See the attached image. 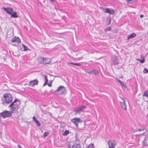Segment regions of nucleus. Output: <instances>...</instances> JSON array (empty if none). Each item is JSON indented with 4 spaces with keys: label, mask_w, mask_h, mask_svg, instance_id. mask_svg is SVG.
<instances>
[{
    "label": "nucleus",
    "mask_w": 148,
    "mask_h": 148,
    "mask_svg": "<svg viewBox=\"0 0 148 148\" xmlns=\"http://www.w3.org/2000/svg\"><path fill=\"white\" fill-rule=\"evenodd\" d=\"M4 101L3 103H9L11 102L12 100V95L9 93H5L3 95Z\"/></svg>",
    "instance_id": "obj_1"
},
{
    "label": "nucleus",
    "mask_w": 148,
    "mask_h": 148,
    "mask_svg": "<svg viewBox=\"0 0 148 148\" xmlns=\"http://www.w3.org/2000/svg\"><path fill=\"white\" fill-rule=\"evenodd\" d=\"M18 101L17 99H15L14 101L9 106V107H11V111L12 113H13L14 111L17 110L18 108V107L16 106H14V103Z\"/></svg>",
    "instance_id": "obj_2"
},
{
    "label": "nucleus",
    "mask_w": 148,
    "mask_h": 148,
    "mask_svg": "<svg viewBox=\"0 0 148 148\" xmlns=\"http://www.w3.org/2000/svg\"><path fill=\"white\" fill-rule=\"evenodd\" d=\"M1 117L4 119L10 117L11 116V112L10 111H4L0 113Z\"/></svg>",
    "instance_id": "obj_3"
},
{
    "label": "nucleus",
    "mask_w": 148,
    "mask_h": 148,
    "mask_svg": "<svg viewBox=\"0 0 148 148\" xmlns=\"http://www.w3.org/2000/svg\"><path fill=\"white\" fill-rule=\"evenodd\" d=\"M86 108V106H82L75 108L73 111L76 112L75 114H79L80 112H83Z\"/></svg>",
    "instance_id": "obj_4"
},
{
    "label": "nucleus",
    "mask_w": 148,
    "mask_h": 148,
    "mask_svg": "<svg viewBox=\"0 0 148 148\" xmlns=\"http://www.w3.org/2000/svg\"><path fill=\"white\" fill-rule=\"evenodd\" d=\"M65 90V88L62 86H60L58 89L55 90L56 92H58V94L60 95H62Z\"/></svg>",
    "instance_id": "obj_5"
},
{
    "label": "nucleus",
    "mask_w": 148,
    "mask_h": 148,
    "mask_svg": "<svg viewBox=\"0 0 148 148\" xmlns=\"http://www.w3.org/2000/svg\"><path fill=\"white\" fill-rule=\"evenodd\" d=\"M71 121L76 125V127H78V124L82 121V120L79 118H75L71 120Z\"/></svg>",
    "instance_id": "obj_6"
},
{
    "label": "nucleus",
    "mask_w": 148,
    "mask_h": 148,
    "mask_svg": "<svg viewBox=\"0 0 148 148\" xmlns=\"http://www.w3.org/2000/svg\"><path fill=\"white\" fill-rule=\"evenodd\" d=\"M121 99H122V101H120V103L121 105V108L124 109L125 110H127V106L125 103V101L124 98H122Z\"/></svg>",
    "instance_id": "obj_7"
},
{
    "label": "nucleus",
    "mask_w": 148,
    "mask_h": 148,
    "mask_svg": "<svg viewBox=\"0 0 148 148\" xmlns=\"http://www.w3.org/2000/svg\"><path fill=\"white\" fill-rule=\"evenodd\" d=\"M108 144L109 148H114L116 143V141L113 140H109L108 142Z\"/></svg>",
    "instance_id": "obj_8"
},
{
    "label": "nucleus",
    "mask_w": 148,
    "mask_h": 148,
    "mask_svg": "<svg viewBox=\"0 0 148 148\" xmlns=\"http://www.w3.org/2000/svg\"><path fill=\"white\" fill-rule=\"evenodd\" d=\"M38 82V81L37 79H36L34 80L31 81L29 82V84L30 86H33L34 85H37Z\"/></svg>",
    "instance_id": "obj_9"
},
{
    "label": "nucleus",
    "mask_w": 148,
    "mask_h": 148,
    "mask_svg": "<svg viewBox=\"0 0 148 148\" xmlns=\"http://www.w3.org/2000/svg\"><path fill=\"white\" fill-rule=\"evenodd\" d=\"M104 10H105V13H108L110 14L113 15L114 13V11L113 9L110 10L108 8H106L104 9Z\"/></svg>",
    "instance_id": "obj_10"
},
{
    "label": "nucleus",
    "mask_w": 148,
    "mask_h": 148,
    "mask_svg": "<svg viewBox=\"0 0 148 148\" xmlns=\"http://www.w3.org/2000/svg\"><path fill=\"white\" fill-rule=\"evenodd\" d=\"M113 64L114 65H118L119 62L118 59L117 57L115 56L112 59Z\"/></svg>",
    "instance_id": "obj_11"
},
{
    "label": "nucleus",
    "mask_w": 148,
    "mask_h": 148,
    "mask_svg": "<svg viewBox=\"0 0 148 148\" xmlns=\"http://www.w3.org/2000/svg\"><path fill=\"white\" fill-rule=\"evenodd\" d=\"M21 40L18 37H14L11 39L12 42H16L18 43L21 42Z\"/></svg>",
    "instance_id": "obj_12"
},
{
    "label": "nucleus",
    "mask_w": 148,
    "mask_h": 148,
    "mask_svg": "<svg viewBox=\"0 0 148 148\" xmlns=\"http://www.w3.org/2000/svg\"><path fill=\"white\" fill-rule=\"evenodd\" d=\"M4 10L8 14H11L13 12V9L10 8H4Z\"/></svg>",
    "instance_id": "obj_13"
},
{
    "label": "nucleus",
    "mask_w": 148,
    "mask_h": 148,
    "mask_svg": "<svg viewBox=\"0 0 148 148\" xmlns=\"http://www.w3.org/2000/svg\"><path fill=\"white\" fill-rule=\"evenodd\" d=\"M51 62L50 58H44V64H49Z\"/></svg>",
    "instance_id": "obj_14"
},
{
    "label": "nucleus",
    "mask_w": 148,
    "mask_h": 148,
    "mask_svg": "<svg viewBox=\"0 0 148 148\" xmlns=\"http://www.w3.org/2000/svg\"><path fill=\"white\" fill-rule=\"evenodd\" d=\"M136 36V34L135 33H132L127 36V40H129L130 39H132L134 38Z\"/></svg>",
    "instance_id": "obj_15"
},
{
    "label": "nucleus",
    "mask_w": 148,
    "mask_h": 148,
    "mask_svg": "<svg viewBox=\"0 0 148 148\" xmlns=\"http://www.w3.org/2000/svg\"><path fill=\"white\" fill-rule=\"evenodd\" d=\"M143 144L144 146H148V137H145L143 142Z\"/></svg>",
    "instance_id": "obj_16"
},
{
    "label": "nucleus",
    "mask_w": 148,
    "mask_h": 148,
    "mask_svg": "<svg viewBox=\"0 0 148 148\" xmlns=\"http://www.w3.org/2000/svg\"><path fill=\"white\" fill-rule=\"evenodd\" d=\"M74 143L73 142H71L68 145V148H74Z\"/></svg>",
    "instance_id": "obj_17"
},
{
    "label": "nucleus",
    "mask_w": 148,
    "mask_h": 148,
    "mask_svg": "<svg viewBox=\"0 0 148 148\" xmlns=\"http://www.w3.org/2000/svg\"><path fill=\"white\" fill-rule=\"evenodd\" d=\"M44 58L40 57L38 59L39 62L41 64H44Z\"/></svg>",
    "instance_id": "obj_18"
},
{
    "label": "nucleus",
    "mask_w": 148,
    "mask_h": 148,
    "mask_svg": "<svg viewBox=\"0 0 148 148\" xmlns=\"http://www.w3.org/2000/svg\"><path fill=\"white\" fill-rule=\"evenodd\" d=\"M82 147L79 144L74 143V148H81Z\"/></svg>",
    "instance_id": "obj_19"
},
{
    "label": "nucleus",
    "mask_w": 148,
    "mask_h": 148,
    "mask_svg": "<svg viewBox=\"0 0 148 148\" xmlns=\"http://www.w3.org/2000/svg\"><path fill=\"white\" fill-rule=\"evenodd\" d=\"M11 15V17H13L14 18L18 17L17 13L16 12H14L13 13H12Z\"/></svg>",
    "instance_id": "obj_20"
},
{
    "label": "nucleus",
    "mask_w": 148,
    "mask_h": 148,
    "mask_svg": "<svg viewBox=\"0 0 148 148\" xmlns=\"http://www.w3.org/2000/svg\"><path fill=\"white\" fill-rule=\"evenodd\" d=\"M143 96V97H145L148 98V90L144 91Z\"/></svg>",
    "instance_id": "obj_21"
},
{
    "label": "nucleus",
    "mask_w": 148,
    "mask_h": 148,
    "mask_svg": "<svg viewBox=\"0 0 148 148\" xmlns=\"http://www.w3.org/2000/svg\"><path fill=\"white\" fill-rule=\"evenodd\" d=\"M45 83L43 85V86H45L47 84L48 82V80L47 79V76L46 75H45Z\"/></svg>",
    "instance_id": "obj_22"
},
{
    "label": "nucleus",
    "mask_w": 148,
    "mask_h": 148,
    "mask_svg": "<svg viewBox=\"0 0 148 148\" xmlns=\"http://www.w3.org/2000/svg\"><path fill=\"white\" fill-rule=\"evenodd\" d=\"M69 134V131L68 130H66L63 133V135L66 136Z\"/></svg>",
    "instance_id": "obj_23"
},
{
    "label": "nucleus",
    "mask_w": 148,
    "mask_h": 148,
    "mask_svg": "<svg viewBox=\"0 0 148 148\" xmlns=\"http://www.w3.org/2000/svg\"><path fill=\"white\" fill-rule=\"evenodd\" d=\"M99 72L96 69H95L93 70L92 74L95 75H97L98 74Z\"/></svg>",
    "instance_id": "obj_24"
},
{
    "label": "nucleus",
    "mask_w": 148,
    "mask_h": 148,
    "mask_svg": "<svg viewBox=\"0 0 148 148\" xmlns=\"http://www.w3.org/2000/svg\"><path fill=\"white\" fill-rule=\"evenodd\" d=\"M69 64L74 65H76L77 66H79L81 65V64L79 63H74L73 62H71L69 63Z\"/></svg>",
    "instance_id": "obj_25"
},
{
    "label": "nucleus",
    "mask_w": 148,
    "mask_h": 148,
    "mask_svg": "<svg viewBox=\"0 0 148 148\" xmlns=\"http://www.w3.org/2000/svg\"><path fill=\"white\" fill-rule=\"evenodd\" d=\"M23 46V50L24 51H27L29 50L28 48L26 46L23 44H22Z\"/></svg>",
    "instance_id": "obj_26"
},
{
    "label": "nucleus",
    "mask_w": 148,
    "mask_h": 148,
    "mask_svg": "<svg viewBox=\"0 0 148 148\" xmlns=\"http://www.w3.org/2000/svg\"><path fill=\"white\" fill-rule=\"evenodd\" d=\"M117 82H119L121 85L124 86V83L121 82L120 80L116 79Z\"/></svg>",
    "instance_id": "obj_27"
},
{
    "label": "nucleus",
    "mask_w": 148,
    "mask_h": 148,
    "mask_svg": "<svg viewBox=\"0 0 148 148\" xmlns=\"http://www.w3.org/2000/svg\"><path fill=\"white\" fill-rule=\"evenodd\" d=\"M87 148H94V146L93 144H90L88 145Z\"/></svg>",
    "instance_id": "obj_28"
},
{
    "label": "nucleus",
    "mask_w": 148,
    "mask_h": 148,
    "mask_svg": "<svg viewBox=\"0 0 148 148\" xmlns=\"http://www.w3.org/2000/svg\"><path fill=\"white\" fill-rule=\"evenodd\" d=\"M111 29V28L110 27H109L106 29L104 31L105 32H107V31H110Z\"/></svg>",
    "instance_id": "obj_29"
},
{
    "label": "nucleus",
    "mask_w": 148,
    "mask_h": 148,
    "mask_svg": "<svg viewBox=\"0 0 148 148\" xmlns=\"http://www.w3.org/2000/svg\"><path fill=\"white\" fill-rule=\"evenodd\" d=\"M133 0H125L127 3H132L133 2Z\"/></svg>",
    "instance_id": "obj_30"
},
{
    "label": "nucleus",
    "mask_w": 148,
    "mask_h": 148,
    "mask_svg": "<svg viewBox=\"0 0 148 148\" xmlns=\"http://www.w3.org/2000/svg\"><path fill=\"white\" fill-rule=\"evenodd\" d=\"M49 133L48 132H45L44 133V138L46 137L49 134Z\"/></svg>",
    "instance_id": "obj_31"
},
{
    "label": "nucleus",
    "mask_w": 148,
    "mask_h": 148,
    "mask_svg": "<svg viewBox=\"0 0 148 148\" xmlns=\"http://www.w3.org/2000/svg\"><path fill=\"white\" fill-rule=\"evenodd\" d=\"M78 136V135L77 134L76 135V141H77V142H80V140H79V138Z\"/></svg>",
    "instance_id": "obj_32"
},
{
    "label": "nucleus",
    "mask_w": 148,
    "mask_h": 148,
    "mask_svg": "<svg viewBox=\"0 0 148 148\" xmlns=\"http://www.w3.org/2000/svg\"><path fill=\"white\" fill-rule=\"evenodd\" d=\"M36 123L37 125L38 126H40V122L38 121H36L35 122Z\"/></svg>",
    "instance_id": "obj_33"
},
{
    "label": "nucleus",
    "mask_w": 148,
    "mask_h": 148,
    "mask_svg": "<svg viewBox=\"0 0 148 148\" xmlns=\"http://www.w3.org/2000/svg\"><path fill=\"white\" fill-rule=\"evenodd\" d=\"M143 72L144 73H148V70L146 68H145L144 69Z\"/></svg>",
    "instance_id": "obj_34"
},
{
    "label": "nucleus",
    "mask_w": 148,
    "mask_h": 148,
    "mask_svg": "<svg viewBox=\"0 0 148 148\" xmlns=\"http://www.w3.org/2000/svg\"><path fill=\"white\" fill-rule=\"evenodd\" d=\"M139 61L141 63H143L145 62V60L144 59L139 60Z\"/></svg>",
    "instance_id": "obj_35"
},
{
    "label": "nucleus",
    "mask_w": 148,
    "mask_h": 148,
    "mask_svg": "<svg viewBox=\"0 0 148 148\" xmlns=\"http://www.w3.org/2000/svg\"><path fill=\"white\" fill-rule=\"evenodd\" d=\"M18 102L19 104L18 103H16V102H15L14 103V106H17L18 107V105L20 104V101H18Z\"/></svg>",
    "instance_id": "obj_36"
},
{
    "label": "nucleus",
    "mask_w": 148,
    "mask_h": 148,
    "mask_svg": "<svg viewBox=\"0 0 148 148\" xmlns=\"http://www.w3.org/2000/svg\"><path fill=\"white\" fill-rule=\"evenodd\" d=\"M145 130V129L144 128L143 129H138V131H144Z\"/></svg>",
    "instance_id": "obj_37"
},
{
    "label": "nucleus",
    "mask_w": 148,
    "mask_h": 148,
    "mask_svg": "<svg viewBox=\"0 0 148 148\" xmlns=\"http://www.w3.org/2000/svg\"><path fill=\"white\" fill-rule=\"evenodd\" d=\"M33 120L36 122V121H37V119L35 118V116H33Z\"/></svg>",
    "instance_id": "obj_38"
},
{
    "label": "nucleus",
    "mask_w": 148,
    "mask_h": 148,
    "mask_svg": "<svg viewBox=\"0 0 148 148\" xmlns=\"http://www.w3.org/2000/svg\"><path fill=\"white\" fill-rule=\"evenodd\" d=\"M93 73V70L90 71L88 72V73L89 74L90 73Z\"/></svg>",
    "instance_id": "obj_39"
},
{
    "label": "nucleus",
    "mask_w": 148,
    "mask_h": 148,
    "mask_svg": "<svg viewBox=\"0 0 148 148\" xmlns=\"http://www.w3.org/2000/svg\"><path fill=\"white\" fill-rule=\"evenodd\" d=\"M144 16L143 14H141L140 15V18H143L144 17Z\"/></svg>",
    "instance_id": "obj_40"
},
{
    "label": "nucleus",
    "mask_w": 148,
    "mask_h": 148,
    "mask_svg": "<svg viewBox=\"0 0 148 148\" xmlns=\"http://www.w3.org/2000/svg\"><path fill=\"white\" fill-rule=\"evenodd\" d=\"M18 148H22L20 145L19 144L18 145Z\"/></svg>",
    "instance_id": "obj_41"
},
{
    "label": "nucleus",
    "mask_w": 148,
    "mask_h": 148,
    "mask_svg": "<svg viewBox=\"0 0 148 148\" xmlns=\"http://www.w3.org/2000/svg\"><path fill=\"white\" fill-rule=\"evenodd\" d=\"M49 0L51 2H53L55 1V0Z\"/></svg>",
    "instance_id": "obj_42"
},
{
    "label": "nucleus",
    "mask_w": 148,
    "mask_h": 148,
    "mask_svg": "<svg viewBox=\"0 0 148 148\" xmlns=\"http://www.w3.org/2000/svg\"><path fill=\"white\" fill-rule=\"evenodd\" d=\"M48 85L49 86H51V84H48Z\"/></svg>",
    "instance_id": "obj_43"
},
{
    "label": "nucleus",
    "mask_w": 148,
    "mask_h": 148,
    "mask_svg": "<svg viewBox=\"0 0 148 148\" xmlns=\"http://www.w3.org/2000/svg\"><path fill=\"white\" fill-rule=\"evenodd\" d=\"M123 77V76H121L120 77H119L120 78H122Z\"/></svg>",
    "instance_id": "obj_44"
},
{
    "label": "nucleus",
    "mask_w": 148,
    "mask_h": 148,
    "mask_svg": "<svg viewBox=\"0 0 148 148\" xmlns=\"http://www.w3.org/2000/svg\"><path fill=\"white\" fill-rule=\"evenodd\" d=\"M147 35H148V32H147Z\"/></svg>",
    "instance_id": "obj_45"
},
{
    "label": "nucleus",
    "mask_w": 148,
    "mask_h": 148,
    "mask_svg": "<svg viewBox=\"0 0 148 148\" xmlns=\"http://www.w3.org/2000/svg\"><path fill=\"white\" fill-rule=\"evenodd\" d=\"M110 22H111L110 21Z\"/></svg>",
    "instance_id": "obj_46"
}]
</instances>
